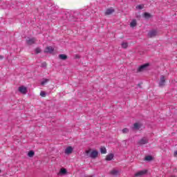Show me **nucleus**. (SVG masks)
I'll return each instance as SVG.
<instances>
[{"mask_svg":"<svg viewBox=\"0 0 177 177\" xmlns=\"http://www.w3.org/2000/svg\"><path fill=\"white\" fill-rule=\"evenodd\" d=\"M91 150H87L86 151V153L87 155V157H90L91 158H96L99 154V152L96 150H94L93 151H91ZM90 153V154H89Z\"/></svg>","mask_w":177,"mask_h":177,"instance_id":"1","label":"nucleus"},{"mask_svg":"<svg viewBox=\"0 0 177 177\" xmlns=\"http://www.w3.org/2000/svg\"><path fill=\"white\" fill-rule=\"evenodd\" d=\"M149 67V64H145L142 66H140L138 69H137V73H142V71H145L146 68Z\"/></svg>","mask_w":177,"mask_h":177,"instance_id":"2","label":"nucleus"},{"mask_svg":"<svg viewBox=\"0 0 177 177\" xmlns=\"http://www.w3.org/2000/svg\"><path fill=\"white\" fill-rule=\"evenodd\" d=\"M156 36H157V30H150L148 32V37H149V38H154V37H156Z\"/></svg>","mask_w":177,"mask_h":177,"instance_id":"3","label":"nucleus"},{"mask_svg":"<svg viewBox=\"0 0 177 177\" xmlns=\"http://www.w3.org/2000/svg\"><path fill=\"white\" fill-rule=\"evenodd\" d=\"M146 174H147V170H142L136 173L135 177H141V176H143V175H146Z\"/></svg>","mask_w":177,"mask_h":177,"instance_id":"4","label":"nucleus"},{"mask_svg":"<svg viewBox=\"0 0 177 177\" xmlns=\"http://www.w3.org/2000/svg\"><path fill=\"white\" fill-rule=\"evenodd\" d=\"M165 86V77L164 75L160 76V80L159 82V86L162 87Z\"/></svg>","mask_w":177,"mask_h":177,"instance_id":"5","label":"nucleus"},{"mask_svg":"<svg viewBox=\"0 0 177 177\" xmlns=\"http://www.w3.org/2000/svg\"><path fill=\"white\" fill-rule=\"evenodd\" d=\"M147 143H149V138H142L138 141V145H147Z\"/></svg>","mask_w":177,"mask_h":177,"instance_id":"6","label":"nucleus"},{"mask_svg":"<svg viewBox=\"0 0 177 177\" xmlns=\"http://www.w3.org/2000/svg\"><path fill=\"white\" fill-rule=\"evenodd\" d=\"M55 48L52 46H47L44 50V53H53Z\"/></svg>","mask_w":177,"mask_h":177,"instance_id":"7","label":"nucleus"},{"mask_svg":"<svg viewBox=\"0 0 177 177\" xmlns=\"http://www.w3.org/2000/svg\"><path fill=\"white\" fill-rule=\"evenodd\" d=\"M19 91L21 93H23V95H26V93H27V87H25L24 86H21L19 87Z\"/></svg>","mask_w":177,"mask_h":177,"instance_id":"8","label":"nucleus"},{"mask_svg":"<svg viewBox=\"0 0 177 177\" xmlns=\"http://www.w3.org/2000/svg\"><path fill=\"white\" fill-rule=\"evenodd\" d=\"M35 38L32 37L30 39H28V40H26V42L28 44V45H32L34 44H35Z\"/></svg>","mask_w":177,"mask_h":177,"instance_id":"9","label":"nucleus"},{"mask_svg":"<svg viewBox=\"0 0 177 177\" xmlns=\"http://www.w3.org/2000/svg\"><path fill=\"white\" fill-rule=\"evenodd\" d=\"M73 153V147H68L65 149V154H71Z\"/></svg>","mask_w":177,"mask_h":177,"instance_id":"10","label":"nucleus"},{"mask_svg":"<svg viewBox=\"0 0 177 177\" xmlns=\"http://www.w3.org/2000/svg\"><path fill=\"white\" fill-rule=\"evenodd\" d=\"M113 158H114V154L110 153L106 156V161H111V160H113Z\"/></svg>","mask_w":177,"mask_h":177,"instance_id":"11","label":"nucleus"},{"mask_svg":"<svg viewBox=\"0 0 177 177\" xmlns=\"http://www.w3.org/2000/svg\"><path fill=\"white\" fill-rule=\"evenodd\" d=\"M133 129H136V130H139V129H140V124H139V123H138V122H136V123H134V124H133Z\"/></svg>","mask_w":177,"mask_h":177,"instance_id":"12","label":"nucleus"},{"mask_svg":"<svg viewBox=\"0 0 177 177\" xmlns=\"http://www.w3.org/2000/svg\"><path fill=\"white\" fill-rule=\"evenodd\" d=\"M111 13H114V9L109 8L106 10L105 15H111Z\"/></svg>","mask_w":177,"mask_h":177,"instance_id":"13","label":"nucleus"},{"mask_svg":"<svg viewBox=\"0 0 177 177\" xmlns=\"http://www.w3.org/2000/svg\"><path fill=\"white\" fill-rule=\"evenodd\" d=\"M59 58L61 59V60H67V55L64 54H60L59 55Z\"/></svg>","mask_w":177,"mask_h":177,"instance_id":"14","label":"nucleus"},{"mask_svg":"<svg viewBox=\"0 0 177 177\" xmlns=\"http://www.w3.org/2000/svg\"><path fill=\"white\" fill-rule=\"evenodd\" d=\"M111 175H113V176H117L118 175V170L113 169L110 172Z\"/></svg>","mask_w":177,"mask_h":177,"instance_id":"15","label":"nucleus"},{"mask_svg":"<svg viewBox=\"0 0 177 177\" xmlns=\"http://www.w3.org/2000/svg\"><path fill=\"white\" fill-rule=\"evenodd\" d=\"M101 154H106L107 153V150L106 149V147H102L100 148Z\"/></svg>","mask_w":177,"mask_h":177,"instance_id":"16","label":"nucleus"},{"mask_svg":"<svg viewBox=\"0 0 177 177\" xmlns=\"http://www.w3.org/2000/svg\"><path fill=\"white\" fill-rule=\"evenodd\" d=\"M136 19H133L130 24L131 27H136Z\"/></svg>","mask_w":177,"mask_h":177,"instance_id":"17","label":"nucleus"},{"mask_svg":"<svg viewBox=\"0 0 177 177\" xmlns=\"http://www.w3.org/2000/svg\"><path fill=\"white\" fill-rule=\"evenodd\" d=\"M60 174H62V175H66V174H67V169L64 168L61 169Z\"/></svg>","mask_w":177,"mask_h":177,"instance_id":"18","label":"nucleus"},{"mask_svg":"<svg viewBox=\"0 0 177 177\" xmlns=\"http://www.w3.org/2000/svg\"><path fill=\"white\" fill-rule=\"evenodd\" d=\"M122 48H124V49H127L128 48V43L127 42L122 43Z\"/></svg>","mask_w":177,"mask_h":177,"instance_id":"19","label":"nucleus"},{"mask_svg":"<svg viewBox=\"0 0 177 177\" xmlns=\"http://www.w3.org/2000/svg\"><path fill=\"white\" fill-rule=\"evenodd\" d=\"M35 154V153L34 152V151H30L28 153V157H34V155Z\"/></svg>","mask_w":177,"mask_h":177,"instance_id":"20","label":"nucleus"},{"mask_svg":"<svg viewBox=\"0 0 177 177\" xmlns=\"http://www.w3.org/2000/svg\"><path fill=\"white\" fill-rule=\"evenodd\" d=\"M144 17H145V19H149V17H151V15L148 12H145Z\"/></svg>","mask_w":177,"mask_h":177,"instance_id":"21","label":"nucleus"},{"mask_svg":"<svg viewBox=\"0 0 177 177\" xmlns=\"http://www.w3.org/2000/svg\"><path fill=\"white\" fill-rule=\"evenodd\" d=\"M151 160H153V156H147L145 157L146 161H151Z\"/></svg>","mask_w":177,"mask_h":177,"instance_id":"22","label":"nucleus"},{"mask_svg":"<svg viewBox=\"0 0 177 177\" xmlns=\"http://www.w3.org/2000/svg\"><path fill=\"white\" fill-rule=\"evenodd\" d=\"M47 82H49V79H44L41 82V85H45Z\"/></svg>","mask_w":177,"mask_h":177,"instance_id":"23","label":"nucleus"},{"mask_svg":"<svg viewBox=\"0 0 177 177\" xmlns=\"http://www.w3.org/2000/svg\"><path fill=\"white\" fill-rule=\"evenodd\" d=\"M40 96H41V97H45V96H46V93L45 91H41Z\"/></svg>","mask_w":177,"mask_h":177,"instance_id":"24","label":"nucleus"},{"mask_svg":"<svg viewBox=\"0 0 177 177\" xmlns=\"http://www.w3.org/2000/svg\"><path fill=\"white\" fill-rule=\"evenodd\" d=\"M129 132V129L128 128H124L122 129V133H128Z\"/></svg>","mask_w":177,"mask_h":177,"instance_id":"25","label":"nucleus"},{"mask_svg":"<svg viewBox=\"0 0 177 177\" xmlns=\"http://www.w3.org/2000/svg\"><path fill=\"white\" fill-rule=\"evenodd\" d=\"M144 8H145V6H143V5H138V6H136V8L140 9V10H142Z\"/></svg>","mask_w":177,"mask_h":177,"instance_id":"26","label":"nucleus"},{"mask_svg":"<svg viewBox=\"0 0 177 177\" xmlns=\"http://www.w3.org/2000/svg\"><path fill=\"white\" fill-rule=\"evenodd\" d=\"M35 53H37V54L41 53V48H37L35 49Z\"/></svg>","mask_w":177,"mask_h":177,"instance_id":"27","label":"nucleus"},{"mask_svg":"<svg viewBox=\"0 0 177 177\" xmlns=\"http://www.w3.org/2000/svg\"><path fill=\"white\" fill-rule=\"evenodd\" d=\"M41 67H43L44 68H46V62H43L41 64Z\"/></svg>","mask_w":177,"mask_h":177,"instance_id":"28","label":"nucleus"},{"mask_svg":"<svg viewBox=\"0 0 177 177\" xmlns=\"http://www.w3.org/2000/svg\"><path fill=\"white\" fill-rule=\"evenodd\" d=\"M176 156H177V150L174 151V157H176Z\"/></svg>","mask_w":177,"mask_h":177,"instance_id":"29","label":"nucleus"},{"mask_svg":"<svg viewBox=\"0 0 177 177\" xmlns=\"http://www.w3.org/2000/svg\"><path fill=\"white\" fill-rule=\"evenodd\" d=\"M3 59V55H0V60H2Z\"/></svg>","mask_w":177,"mask_h":177,"instance_id":"30","label":"nucleus"},{"mask_svg":"<svg viewBox=\"0 0 177 177\" xmlns=\"http://www.w3.org/2000/svg\"><path fill=\"white\" fill-rule=\"evenodd\" d=\"M78 15V12H74V16H77Z\"/></svg>","mask_w":177,"mask_h":177,"instance_id":"31","label":"nucleus"},{"mask_svg":"<svg viewBox=\"0 0 177 177\" xmlns=\"http://www.w3.org/2000/svg\"><path fill=\"white\" fill-rule=\"evenodd\" d=\"M138 86L140 88V84H138Z\"/></svg>","mask_w":177,"mask_h":177,"instance_id":"32","label":"nucleus"},{"mask_svg":"<svg viewBox=\"0 0 177 177\" xmlns=\"http://www.w3.org/2000/svg\"><path fill=\"white\" fill-rule=\"evenodd\" d=\"M0 172H1V169H0Z\"/></svg>","mask_w":177,"mask_h":177,"instance_id":"33","label":"nucleus"}]
</instances>
